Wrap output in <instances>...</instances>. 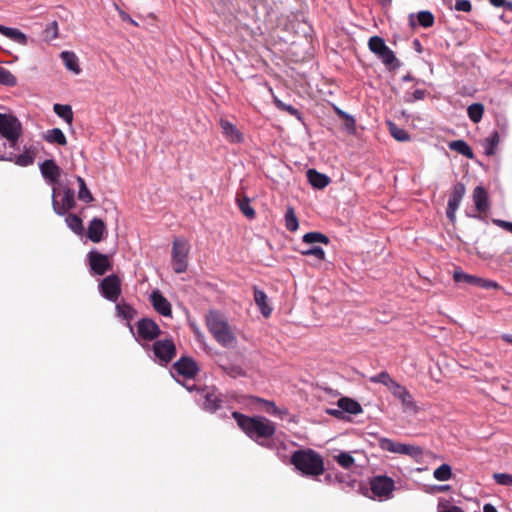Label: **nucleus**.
Here are the masks:
<instances>
[{
  "label": "nucleus",
  "instance_id": "obj_38",
  "mask_svg": "<svg viewBox=\"0 0 512 512\" xmlns=\"http://www.w3.org/2000/svg\"><path fill=\"white\" fill-rule=\"evenodd\" d=\"M285 226L289 231H296L299 227V222L296 217L295 211L292 207H288L285 213Z\"/></svg>",
  "mask_w": 512,
  "mask_h": 512
},
{
  "label": "nucleus",
  "instance_id": "obj_24",
  "mask_svg": "<svg viewBox=\"0 0 512 512\" xmlns=\"http://www.w3.org/2000/svg\"><path fill=\"white\" fill-rule=\"evenodd\" d=\"M254 301L258 306L261 314L264 317H269L272 313V308L268 304V298L264 291L255 288L254 289Z\"/></svg>",
  "mask_w": 512,
  "mask_h": 512
},
{
  "label": "nucleus",
  "instance_id": "obj_49",
  "mask_svg": "<svg viewBox=\"0 0 512 512\" xmlns=\"http://www.w3.org/2000/svg\"><path fill=\"white\" fill-rule=\"evenodd\" d=\"M44 37L47 41H52L58 37V24L56 21L49 23L44 30Z\"/></svg>",
  "mask_w": 512,
  "mask_h": 512
},
{
  "label": "nucleus",
  "instance_id": "obj_14",
  "mask_svg": "<svg viewBox=\"0 0 512 512\" xmlns=\"http://www.w3.org/2000/svg\"><path fill=\"white\" fill-rule=\"evenodd\" d=\"M174 372L186 379H192L198 372L196 362L188 357H182L173 365Z\"/></svg>",
  "mask_w": 512,
  "mask_h": 512
},
{
  "label": "nucleus",
  "instance_id": "obj_40",
  "mask_svg": "<svg viewBox=\"0 0 512 512\" xmlns=\"http://www.w3.org/2000/svg\"><path fill=\"white\" fill-rule=\"evenodd\" d=\"M433 476L438 481H447L452 476V470L450 465L442 464L436 468L433 472Z\"/></svg>",
  "mask_w": 512,
  "mask_h": 512
},
{
  "label": "nucleus",
  "instance_id": "obj_37",
  "mask_svg": "<svg viewBox=\"0 0 512 512\" xmlns=\"http://www.w3.org/2000/svg\"><path fill=\"white\" fill-rule=\"evenodd\" d=\"M65 222L67 226L76 234H82L83 232V223L82 220L75 214H69L65 218Z\"/></svg>",
  "mask_w": 512,
  "mask_h": 512
},
{
  "label": "nucleus",
  "instance_id": "obj_58",
  "mask_svg": "<svg viewBox=\"0 0 512 512\" xmlns=\"http://www.w3.org/2000/svg\"><path fill=\"white\" fill-rule=\"evenodd\" d=\"M493 223L512 233V222H508V221L500 220V219H494Z\"/></svg>",
  "mask_w": 512,
  "mask_h": 512
},
{
  "label": "nucleus",
  "instance_id": "obj_16",
  "mask_svg": "<svg viewBox=\"0 0 512 512\" xmlns=\"http://www.w3.org/2000/svg\"><path fill=\"white\" fill-rule=\"evenodd\" d=\"M150 301L159 314L163 316L171 315V305L160 291L154 290L150 295Z\"/></svg>",
  "mask_w": 512,
  "mask_h": 512
},
{
  "label": "nucleus",
  "instance_id": "obj_63",
  "mask_svg": "<svg viewBox=\"0 0 512 512\" xmlns=\"http://www.w3.org/2000/svg\"><path fill=\"white\" fill-rule=\"evenodd\" d=\"M483 512H498V511L492 504H485L483 507Z\"/></svg>",
  "mask_w": 512,
  "mask_h": 512
},
{
  "label": "nucleus",
  "instance_id": "obj_25",
  "mask_svg": "<svg viewBox=\"0 0 512 512\" xmlns=\"http://www.w3.org/2000/svg\"><path fill=\"white\" fill-rule=\"evenodd\" d=\"M60 56L64 63V66L69 71L73 72L76 75L81 73V68L79 66V59L74 52L63 51Z\"/></svg>",
  "mask_w": 512,
  "mask_h": 512
},
{
  "label": "nucleus",
  "instance_id": "obj_53",
  "mask_svg": "<svg viewBox=\"0 0 512 512\" xmlns=\"http://www.w3.org/2000/svg\"><path fill=\"white\" fill-rule=\"evenodd\" d=\"M239 208L241 212L248 218L252 219L255 216V211L251 207L248 199L239 200Z\"/></svg>",
  "mask_w": 512,
  "mask_h": 512
},
{
  "label": "nucleus",
  "instance_id": "obj_36",
  "mask_svg": "<svg viewBox=\"0 0 512 512\" xmlns=\"http://www.w3.org/2000/svg\"><path fill=\"white\" fill-rule=\"evenodd\" d=\"M78 184H79V191H78V198L81 201H84L85 203H90L94 200L91 192L86 186V183L84 179L80 176H77L76 178Z\"/></svg>",
  "mask_w": 512,
  "mask_h": 512
},
{
  "label": "nucleus",
  "instance_id": "obj_51",
  "mask_svg": "<svg viewBox=\"0 0 512 512\" xmlns=\"http://www.w3.org/2000/svg\"><path fill=\"white\" fill-rule=\"evenodd\" d=\"M275 104L277 108L287 111L289 114L297 117L298 119H301V113L292 105L285 104L284 102L280 101L279 99H275Z\"/></svg>",
  "mask_w": 512,
  "mask_h": 512
},
{
  "label": "nucleus",
  "instance_id": "obj_2",
  "mask_svg": "<svg viewBox=\"0 0 512 512\" xmlns=\"http://www.w3.org/2000/svg\"><path fill=\"white\" fill-rule=\"evenodd\" d=\"M205 319L209 332L221 346L236 347L237 337L234 328L229 324L225 315L216 310H210Z\"/></svg>",
  "mask_w": 512,
  "mask_h": 512
},
{
  "label": "nucleus",
  "instance_id": "obj_23",
  "mask_svg": "<svg viewBox=\"0 0 512 512\" xmlns=\"http://www.w3.org/2000/svg\"><path fill=\"white\" fill-rule=\"evenodd\" d=\"M473 202L478 212H485L489 208L488 196L482 186H477L473 191Z\"/></svg>",
  "mask_w": 512,
  "mask_h": 512
},
{
  "label": "nucleus",
  "instance_id": "obj_35",
  "mask_svg": "<svg viewBox=\"0 0 512 512\" xmlns=\"http://www.w3.org/2000/svg\"><path fill=\"white\" fill-rule=\"evenodd\" d=\"M303 242L306 244L323 243L328 244L329 238L320 232H308L303 235Z\"/></svg>",
  "mask_w": 512,
  "mask_h": 512
},
{
  "label": "nucleus",
  "instance_id": "obj_39",
  "mask_svg": "<svg viewBox=\"0 0 512 512\" xmlns=\"http://www.w3.org/2000/svg\"><path fill=\"white\" fill-rule=\"evenodd\" d=\"M334 460L344 469L351 468L355 460L349 452H340L334 456Z\"/></svg>",
  "mask_w": 512,
  "mask_h": 512
},
{
  "label": "nucleus",
  "instance_id": "obj_57",
  "mask_svg": "<svg viewBox=\"0 0 512 512\" xmlns=\"http://www.w3.org/2000/svg\"><path fill=\"white\" fill-rule=\"evenodd\" d=\"M425 96V91L421 89L415 90L410 97L406 99L408 102H413L416 100H422Z\"/></svg>",
  "mask_w": 512,
  "mask_h": 512
},
{
  "label": "nucleus",
  "instance_id": "obj_34",
  "mask_svg": "<svg viewBox=\"0 0 512 512\" xmlns=\"http://www.w3.org/2000/svg\"><path fill=\"white\" fill-rule=\"evenodd\" d=\"M498 144H499V134L497 131H493L484 140L485 153L487 155H493Z\"/></svg>",
  "mask_w": 512,
  "mask_h": 512
},
{
  "label": "nucleus",
  "instance_id": "obj_17",
  "mask_svg": "<svg viewBox=\"0 0 512 512\" xmlns=\"http://www.w3.org/2000/svg\"><path fill=\"white\" fill-rule=\"evenodd\" d=\"M40 170L43 177L50 183L55 184L60 177L59 166L51 159L45 160L40 165Z\"/></svg>",
  "mask_w": 512,
  "mask_h": 512
},
{
  "label": "nucleus",
  "instance_id": "obj_3",
  "mask_svg": "<svg viewBox=\"0 0 512 512\" xmlns=\"http://www.w3.org/2000/svg\"><path fill=\"white\" fill-rule=\"evenodd\" d=\"M291 463L305 476L322 475L325 469L323 458L312 449L295 451L291 456Z\"/></svg>",
  "mask_w": 512,
  "mask_h": 512
},
{
  "label": "nucleus",
  "instance_id": "obj_55",
  "mask_svg": "<svg viewBox=\"0 0 512 512\" xmlns=\"http://www.w3.org/2000/svg\"><path fill=\"white\" fill-rule=\"evenodd\" d=\"M0 138V160L12 161L14 158L13 151H6L8 144Z\"/></svg>",
  "mask_w": 512,
  "mask_h": 512
},
{
  "label": "nucleus",
  "instance_id": "obj_48",
  "mask_svg": "<svg viewBox=\"0 0 512 512\" xmlns=\"http://www.w3.org/2000/svg\"><path fill=\"white\" fill-rule=\"evenodd\" d=\"M438 512H464L460 507L452 505L446 499H440L437 506Z\"/></svg>",
  "mask_w": 512,
  "mask_h": 512
},
{
  "label": "nucleus",
  "instance_id": "obj_20",
  "mask_svg": "<svg viewBox=\"0 0 512 512\" xmlns=\"http://www.w3.org/2000/svg\"><path fill=\"white\" fill-rule=\"evenodd\" d=\"M0 33L22 46L28 44L27 35L17 28H10L0 24Z\"/></svg>",
  "mask_w": 512,
  "mask_h": 512
},
{
  "label": "nucleus",
  "instance_id": "obj_5",
  "mask_svg": "<svg viewBox=\"0 0 512 512\" xmlns=\"http://www.w3.org/2000/svg\"><path fill=\"white\" fill-rule=\"evenodd\" d=\"M190 246L187 240L176 238L172 246V267L176 273H183L188 267V254Z\"/></svg>",
  "mask_w": 512,
  "mask_h": 512
},
{
  "label": "nucleus",
  "instance_id": "obj_12",
  "mask_svg": "<svg viewBox=\"0 0 512 512\" xmlns=\"http://www.w3.org/2000/svg\"><path fill=\"white\" fill-rule=\"evenodd\" d=\"M454 279L456 282H465L485 289L499 288L498 283L493 280L479 278L477 276L470 275L462 271H455Z\"/></svg>",
  "mask_w": 512,
  "mask_h": 512
},
{
  "label": "nucleus",
  "instance_id": "obj_60",
  "mask_svg": "<svg viewBox=\"0 0 512 512\" xmlns=\"http://www.w3.org/2000/svg\"><path fill=\"white\" fill-rule=\"evenodd\" d=\"M327 413L331 416H334L336 418H339V419H343L344 418V412L341 408H334V409H328L327 410Z\"/></svg>",
  "mask_w": 512,
  "mask_h": 512
},
{
  "label": "nucleus",
  "instance_id": "obj_10",
  "mask_svg": "<svg viewBox=\"0 0 512 512\" xmlns=\"http://www.w3.org/2000/svg\"><path fill=\"white\" fill-rule=\"evenodd\" d=\"M100 290L104 298L116 302L120 292V280L116 275H109L100 282Z\"/></svg>",
  "mask_w": 512,
  "mask_h": 512
},
{
  "label": "nucleus",
  "instance_id": "obj_13",
  "mask_svg": "<svg viewBox=\"0 0 512 512\" xmlns=\"http://www.w3.org/2000/svg\"><path fill=\"white\" fill-rule=\"evenodd\" d=\"M53 198V209L58 215H64L67 211L71 210L75 206L74 191L66 188L63 191L61 200L58 201L55 198V189L52 194Z\"/></svg>",
  "mask_w": 512,
  "mask_h": 512
},
{
  "label": "nucleus",
  "instance_id": "obj_15",
  "mask_svg": "<svg viewBox=\"0 0 512 512\" xmlns=\"http://www.w3.org/2000/svg\"><path fill=\"white\" fill-rule=\"evenodd\" d=\"M88 259L90 268L96 275L105 274L111 267L108 256L99 252L91 251Z\"/></svg>",
  "mask_w": 512,
  "mask_h": 512
},
{
  "label": "nucleus",
  "instance_id": "obj_6",
  "mask_svg": "<svg viewBox=\"0 0 512 512\" xmlns=\"http://www.w3.org/2000/svg\"><path fill=\"white\" fill-rule=\"evenodd\" d=\"M371 52L376 54L383 64L390 69L397 68L399 63L394 55V52L385 44L384 40L379 36H373L368 42Z\"/></svg>",
  "mask_w": 512,
  "mask_h": 512
},
{
  "label": "nucleus",
  "instance_id": "obj_46",
  "mask_svg": "<svg viewBox=\"0 0 512 512\" xmlns=\"http://www.w3.org/2000/svg\"><path fill=\"white\" fill-rule=\"evenodd\" d=\"M418 22L421 26L428 28L434 24V16L429 11H420L417 14Z\"/></svg>",
  "mask_w": 512,
  "mask_h": 512
},
{
  "label": "nucleus",
  "instance_id": "obj_1",
  "mask_svg": "<svg viewBox=\"0 0 512 512\" xmlns=\"http://www.w3.org/2000/svg\"><path fill=\"white\" fill-rule=\"evenodd\" d=\"M232 416L248 437L262 446H271V437L276 431L272 421L263 416L248 417L239 412H233Z\"/></svg>",
  "mask_w": 512,
  "mask_h": 512
},
{
  "label": "nucleus",
  "instance_id": "obj_52",
  "mask_svg": "<svg viewBox=\"0 0 512 512\" xmlns=\"http://www.w3.org/2000/svg\"><path fill=\"white\" fill-rule=\"evenodd\" d=\"M493 479L499 485L512 486V475L508 473H494Z\"/></svg>",
  "mask_w": 512,
  "mask_h": 512
},
{
  "label": "nucleus",
  "instance_id": "obj_26",
  "mask_svg": "<svg viewBox=\"0 0 512 512\" xmlns=\"http://www.w3.org/2000/svg\"><path fill=\"white\" fill-rule=\"evenodd\" d=\"M337 406L343 410V412H347L352 415H357L362 413L363 409L361 405L356 401L348 397H342L337 401Z\"/></svg>",
  "mask_w": 512,
  "mask_h": 512
},
{
  "label": "nucleus",
  "instance_id": "obj_47",
  "mask_svg": "<svg viewBox=\"0 0 512 512\" xmlns=\"http://www.w3.org/2000/svg\"><path fill=\"white\" fill-rule=\"evenodd\" d=\"M12 161L21 167H26L33 163L34 157L30 153L25 152L20 155L14 154V158Z\"/></svg>",
  "mask_w": 512,
  "mask_h": 512
},
{
  "label": "nucleus",
  "instance_id": "obj_43",
  "mask_svg": "<svg viewBox=\"0 0 512 512\" xmlns=\"http://www.w3.org/2000/svg\"><path fill=\"white\" fill-rule=\"evenodd\" d=\"M389 131L391 135L398 141L405 142L410 139L409 134L402 128H399L394 123L389 122Z\"/></svg>",
  "mask_w": 512,
  "mask_h": 512
},
{
  "label": "nucleus",
  "instance_id": "obj_4",
  "mask_svg": "<svg viewBox=\"0 0 512 512\" xmlns=\"http://www.w3.org/2000/svg\"><path fill=\"white\" fill-rule=\"evenodd\" d=\"M22 133V124L12 114L0 113V136L5 139L11 150L16 149Z\"/></svg>",
  "mask_w": 512,
  "mask_h": 512
},
{
  "label": "nucleus",
  "instance_id": "obj_56",
  "mask_svg": "<svg viewBox=\"0 0 512 512\" xmlns=\"http://www.w3.org/2000/svg\"><path fill=\"white\" fill-rule=\"evenodd\" d=\"M471 3L469 0H456L455 2V10L462 12L471 11Z\"/></svg>",
  "mask_w": 512,
  "mask_h": 512
},
{
  "label": "nucleus",
  "instance_id": "obj_27",
  "mask_svg": "<svg viewBox=\"0 0 512 512\" xmlns=\"http://www.w3.org/2000/svg\"><path fill=\"white\" fill-rule=\"evenodd\" d=\"M43 138L50 144H58L60 146H65L67 144L66 136L60 128L47 130L43 134Z\"/></svg>",
  "mask_w": 512,
  "mask_h": 512
},
{
  "label": "nucleus",
  "instance_id": "obj_54",
  "mask_svg": "<svg viewBox=\"0 0 512 512\" xmlns=\"http://www.w3.org/2000/svg\"><path fill=\"white\" fill-rule=\"evenodd\" d=\"M301 254L305 256H315L317 259L321 261L325 259V251L318 246L303 250L301 251Z\"/></svg>",
  "mask_w": 512,
  "mask_h": 512
},
{
  "label": "nucleus",
  "instance_id": "obj_30",
  "mask_svg": "<svg viewBox=\"0 0 512 512\" xmlns=\"http://www.w3.org/2000/svg\"><path fill=\"white\" fill-rule=\"evenodd\" d=\"M449 148L453 151L460 153L461 155L472 159L474 154L470 146L463 140H456L449 143Z\"/></svg>",
  "mask_w": 512,
  "mask_h": 512
},
{
  "label": "nucleus",
  "instance_id": "obj_32",
  "mask_svg": "<svg viewBox=\"0 0 512 512\" xmlns=\"http://www.w3.org/2000/svg\"><path fill=\"white\" fill-rule=\"evenodd\" d=\"M483 113L484 106L481 103H473L467 108L468 117L474 123H478L481 121Z\"/></svg>",
  "mask_w": 512,
  "mask_h": 512
},
{
  "label": "nucleus",
  "instance_id": "obj_33",
  "mask_svg": "<svg viewBox=\"0 0 512 512\" xmlns=\"http://www.w3.org/2000/svg\"><path fill=\"white\" fill-rule=\"evenodd\" d=\"M370 382L372 383H381L384 386H386L389 390L397 383L394 379L391 378V376L385 372L382 371L377 375L371 376L369 378Z\"/></svg>",
  "mask_w": 512,
  "mask_h": 512
},
{
  "label": "nucleus",
  "instance_id": "obj_64",
  "mask_svg": "<svg viewBox=\"0 0 512 512\" xmlns=\"http://www.w3.org/2000/svg\"><path fill=\"white\" fill-rule=\"evenodd\" d=\"M501 338L508 344H512V334H502Z\"/></svg>",
  "mask_w": 512,
  "mask_h": 512
},
{
  "label": "nucleus",
  "instance_id": "obj_21",
  "mask_svg": "<svg viewBox=\"0 0 512 512\" xmlns=\"http://www.w3.org/2000/svg\"><path fill=\"white\" fill-rule=\"evenodd\" d=\"M220 126H221V129H222L223 135L230 142L239 143V142L242 141V139H243L242 134L239 132V130L231 122L222 119L220 121Z\"/></svg>",
  "mask_w": 512,
  "mask_h": 512
},
{
  "label": "nucleus",
  "instance_id": "obj_22",
  "mask_svg": "<svg viewBox=\"0 0 512 512\" xmlns=\"http://www.w3.org/2000/svg\"><path fill=\"white\" fill-rule=\"evenodd\" d=\"M306 174L308 182L314 188L323 189L330 183V178L327 175L322 174L315 169H309Z\"/></svg>",
  "mask_w": 512,
  "mask_h": 512
},
{
  "label": "nucleus",
  "instance_id": "obj_7",
  "mask_svg": "<svg viewBox=\"0 0 512 512\" xmlns=\"http://www.w3.org/2000/svg\"><path fill=\"white\" fill-rule=\"evenodd\" d=\"M370 488L380 500L389 499L394 490V481L387 476H375L370 480Z\"/></svg>",
  "mask_w": 512,
  "mask_h": 512
},
{
  "label": "nucleus",
  "instance_id": "obj_62",
  "mask_svg": "<svg viewBox=\"0 0 512 512\" xmlns=\"http://www.w3.org/2000/svg\"><path fill=\"white\" fill-rule=\"evenodd\" d=\"M119 15L123 21L137 25V23L126 12L119 10Z\"/></svg>",
  "mask_w": 512,
  "mask_h": 512
},
{
  "label": "nucleus",
  "instance_id": "obj_44",
  "mask_svg": "<svg viewBox=\"0 0 512 512\" xmlns=\"http://www.w3.org/2000/svg\"><path fill=\"white\" fill-rule=\"evenodd\" d=\"M16 83V77L9 70L0 66V84L14 86Z\"/></svg>",
  "mask_w": 512,
  "mask_h": 512
},
{
  "label": "nucleus",
  "instance_id": "obj_19",
  "mask_svg": "<svg viewBox=\"0 0 512 512\" xmlns=\"http://www.w3.org/2000/svg\"><path fill=\"white\" fill-rule=\"evenodd\" d=\"M105 230V223L101 219L94 218L88 226V238L92 242L98 243L102 240Z\"/></svg>",
  "mask_w": 512,
  "mask_h": 512
},
{
  "label": "nucleus",
  "instance_id": "obj_41",
  "mask_svg": "<svg viewBox=\"0 0 512 512\" xmlns=\"http://www.w3.org/2000/svg\"><path fill=\"white\" fill-rule=\"evenodd\" d=\"M397 454L419 457L422 454V449L415 445L400 443Z\"/></svg>",
  "mask_w": 512,
  "mask_h": 512
},
{
  "label": "nucleus",
  "instance_id": "obj_50",
  "mask_svg": "<svg viewBox=\"0 0 512 512\" xmlns=\"http://www.w3.org/2000/svg\"><path fill=\"white\" fill-rule=\"evenodd\" d=\"M223 371L230 377L237 378L245 376V371L238 365L222 366Z\"/></svg>",
  "mask_w": 512,
  "mask_h": 512
},
{
  "label": "nucleus",
  "instance_id": "obj_11",
  "mask_svg": "<svg viewBox=\"0 0 512 512\" xmlns=\"http://www.w3.org/2000/svg\"><path fill=\"white\" fill-rule=\"evenodd\" d=\"M389 391L401 402L404 412L416 413L418 411L411 394L404 386L397 382Z\"/></svg>",
  "mask_w": 512,
  "mask_h": 512
},
{
  "label": "nucleus",
  "instance_id": "obj_29",
  "mask_svg": "<svg viewBox=\"0 0 512 512\" xmlns=\"http://www.w3.org/2000/svg\"><path fill=\"white\" fill-rule=\"evenodd\" d=\"M53 110L55 114L62 118L68 125H72L73 111L70 105L55 104Z\"/></svg>",
  "mask_w": 512,
  "mask_h": 512
},
{
  "label": "nucleus",
  "instance_id": "obj_45",
  "mask_svg": "<svg viewBox=\"0 0 512 512\" xmlns=\"http://www.w3.org/2000/svg\"><path fill=\"white\" fill-rule=\"evenodd\" d=\"M399 444H400V442L393 441L389 438H380L379 439L380 448L385 451L391 452V453L397 454Z\"/></svg>",
  "mask_w": 512,
  "mask_h": 512
},
{
  "label": "nucleus",
  "instance_id": "obj_28",
  "mask_svg": "<svg viewBox=\"0 0 512 512\" xmlns=\"http://www.w3.org/2000/svg\"><path fill=\"white\" fill-rule=\"evenodd\" d=\"M465 186L462 183H457L453 187L452 194L448 200V206L458 207L461 204L462 198L465 195Z\"/></svg>",
  "mask_w": 512,
  "mask_h": 512
},
{
  "label": "nucleus",
  "instance_id": "obj_18",
  "mask_svg": "<svg viewBox=\"0 0 512 512\" xmlns=\"http://www.w3.org/2000/svg\"><path fill=\"white\" fill-rule=\"evenodd\" d=\"M203 403L202 407L204 410L209 412H215L219 407V393L213 388H207L202 391Z\"/></svg>",
  "mask_w": 512,
  "mask_h": 512
},
{
  "label": "nucleus",
  "instance_id": "obj_42",
  "mask_svg": "<svg viewBox=\"0 0 512 512\" xmlns=\"http://www.w3.org/2000/svg\"><path fill=\"white\" fill-rule=\"evenodd\" d=\"M116 313L120 318L131 320L134 317L135 311L130 305L122 303L116 305Z\"/></svg>",
  "mask_w": 512,
  "mask_h": 512
},
{
  "label": "nucleus",
  "instance_id": "obj_59",
  "mask_svg": "<svg viewBox=\"0 0 512 512\" xmlns=\"http://www.w3.org/2000/svg\"><path fill=\"white\" fill-rule=\"evenodd\" d=\"M489 1L493 6L506 7L510 10L512 9V2H506L505 0H489Z\"/></svg>",
  "mask_w": 512,
  "mask_h": 512
},
{
  "label": "nucleus",
  "instance_id": "obj_9",
  "mask_svg": "<svg viewBox=\"0 0 512 512\" xmlns=\"http://www.w3.org/2000/svg\"><path fill=\"white\" fill-rule=\"evenodd\" d=\"M160 334L159 326L151 319L143 318L137 323L136 340L152 341Z\"/></svg>",
  "mask_w": 512,
  "mask_h": 512
},
{
  "label": "nucleus",
  "instance_id": "obj_61",
  "mask_svg": "<svg viewBox=\"0 0 512 512\" xmlns=\"http://www.w3.org/2000/svg\"><path fill=\"white\" fill-rule=\"evenodd\" d=\"M458 210V207H453V206H448L447 205V211H446V214H447V217L452 221L454 222L455 219H456V211Z\"/></svg>",
  "mask_w": 512,
  "mask_h": 512
},
{
  "label": "nucleus",
  "instance_id": "obj_8",
  "mask_svg": "<svg viewBox=\"0 0 512 512\" xmlns=\"http://www.w3.org/2000/svg\"><path fill=\"white\" fill-rule=\"evenodd\" d=\"M152 350L155 360L164 364L170 362L176 354L175 345L169 339L156 341L152 346Z\"/></svg>",
  "mask_w": 512,
  "mask_h": 512
},
{
  "label": "nucleus",
  "instance_id": "obj_31",
  "mask_svg": "<svg viewBox=\"0 0 512 512\" xmlns=\"http://www.w3.org/2000/svg\"><path fill=\"white\" fill-rule=\"evenodd\" d=\"M256 401L261 403L263 405L264 411L267 412L270 415H274V416H278L280 418H283L284 415L287 414L286 410H280L275 405L274 402H271V401H268V400H264V399H260V398H256Z\"/></svg>",
  "mask_w": 512,
  "mask_h": 512
}]
</instances>
